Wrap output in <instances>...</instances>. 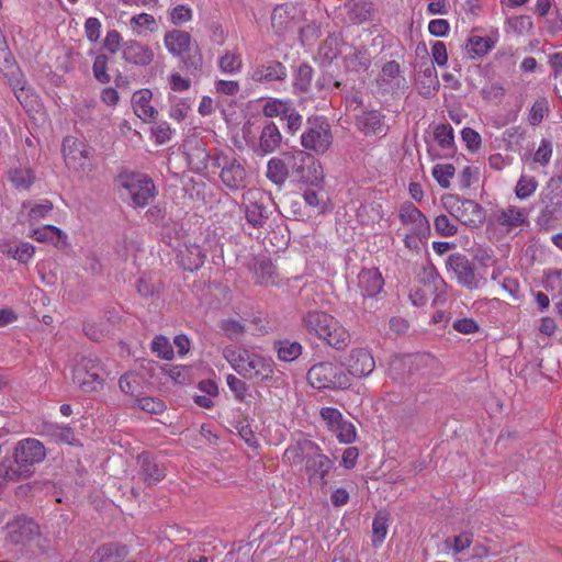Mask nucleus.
<instances>
[{
	"label": "nucleus",
	"instance_id": "40",
	"mask_svg": "<svg viewBox=\"0 0 562 562\" xmlns=\"http://www.w3.org/2000/svg\"><path fill=\"white\" fill-rule=\"evenodd\" d=\"M398 77H400V65L394 61H387L382 67L381 74L378 78V83L384 90L389 88L398 87Z\"/></svg>",
	"mask_w": 562,
	"mask_h": 562
},
{
	"label": "nucleus",
	"instance_id": "58",
	"mask_svg": "<svg viewBox=\"0 0 562 562\" xmlns=\"http://www.w3.org/2000/svg\"><path fill=\"white\" fill-rule=\"evenodd\" d=\"M371 14V4L366 1H353L349 3V16L352 21L363 22Z\"/></svg>",
	"mask_w": 562,
	"mask_h": 562
},
{
	"label": "nucleus",
	"instance_id": "38",
	"mask_svg": "<svg viewBox=\"0 0 562 562\" xmlns=\"http://www.w3.org/2000/svg\"><path fill=\"white\" fill-rule=\"evenodd\" d=\"M345 66L349 70L361 71L370 66V55L367 49L349 47L344 56Z\"/></svg>",
	"mask_w": 562,
	"mask_h": 562
},
{
	"label": "nucleus",
	"instance_id": "14",
	"mask_svg": "<svg viewBox=\"0 0 562 562\" xmlns=\"http://www.w3.org/2000/svg\"><path fill=\"white\" fill-rule=\"evenodd\" d=\"M18 464H22L23 471L32 473V467L44 460L46 452L45 447L41 441L33 438H27L19 442L15 454Z\"/></svg>",
	"mask_w": 562,
	"mask_h": 562
},
{
	"label": "nucleus",
	"instance_id": "18",
	"mask_svg": "<svg viewBox=\"0 0 562 562\" xmlns=\"http://www.w3.org/2000/svg\"><path fill=\"white\" fill-rule=\"evenodd\" d=\"M220 178L223 184L229 190H240L246 187L247 171L239 160L233 158L225 162L221 170Z\"/></svg>",
	"mask_w": 562,
	"mask_h": 562
},
{
	"label": "nucleus",
	"instance_id": "2",
	"mask_svg": "<svg viewBox=\"0 0 562 562\" xmlns=\"http://www.w3.org/2000/svg\"><path fill=\"white\" fill-rule=\"evenodd\" d=\"M284 153L289 178L296 182L318 186L323 180V169L314 156L302 149Z\"/></svg>",
	"mask_w": 562,
	"mask_h": 562
},
{
	"label": "nucleus",
	"instance_id": "63",
	"mask_svg": "<svg viewBox=\"0 0 562 562\" xmlns=\"http://www.w3.org/2000/svg\"><path fill=\"white\" fill-rule=\"evenodd\" d=\"M552 143L547 138H543L540 142V146L533 154L532 160L541 166H547L552 157Z\"/></svg>",
	"mask_w": 562,
	"mask_h": 562
},
{
	"label": "nucleus",
	"instance_id": "32",
	"mask_svg": "<svg viewBox=\"0 0 562 562\" xmlns=\"http://www.w3.org/2000/svg\"><path fill=\"white\" fill-rule=\"evenodd\" d=\"M384 216L382 204L379 202H368L361 204L357 210V218L361 225L374 227Z\"/></svg>",
	"mask_w": 562,
	"mask_h": 562
},
{
	"label": "nucleus",
	"instance_id": "60",
	"mask_svg": "<svg viewBox=\"0 0 562 562\" xmlns=\"http://www.w3.org/2000/svg\"><path fill=\"white\" fill-rule=\"evenodd\" d=\"M193 12L187 4H179L169 12L170 22L173 25H181L192 20Z\"/></svg>",
	"mask_w": 562,
	"mask_h": 562
},
{
	"label": "nucleus",
	"instance_id": "47",
	"mask_svg": "<svg viewBox=\"0 0 562 562\" xmlns=\"http://www.w3.org/2000/svg\"><path fill=\"white\" fill-rule=\"evenodd\" d=\"M143 379L135 372H128L121 376L119 381L120 389L123 393L138 397L142 390Z\"/></svg>",
	"mask_w": 562,
	"mask_h": 562
},
{
	"label": "nucleus",
	"instance_id": "11",
	"mask_svg": "<svg viewBox=\"0 0 562 562\" xmlns=\"http://www.w3.org/2000/svg\"><path fill=\"white\" fill-rule=\"evenodd\" d=\"M283 136L280 128L272 121L267 122L257 140H247L248 146L259 156L265 157L276 153L282 144Z\"/></svg>",
	"mask_w": 562,
	"mask_h": 562
},
{
	"label": "nucleus",
	"instance_id": "61",
	"mask_svg": "<svg viewBox=\"0 0 562 562\" xmlns=\"http://www.w3.org/2000/svg\"><path fill=\"white\" fill-rule=\"evenodd\" d=\"M435 139L442 148H449L454 142L453 128L450 124H440L435 130Z\"/></svg>",
	"mask_w": 562,
	"mask_h": 562
},
{
	"label": "nucleus",
	"instance_id": "35",
	"mask_svg": "<svg viewBox=\"0 0 562 562\" xmlns=\"http://www.w3.org/2000/svg\"><path fill=\"white\" fill-rule=\"evenodd\" d=\"M357 126L366 134H381L385 131L383 115L378 111H368L358 116Z\"/></svg>",
	"mask_w": 562,
	"mask_h": 562
},
{
	"label": "nucleus",
	"instance_id": "55",
	"mask_svg": "<svg viewBox=\"0 0 562 562\" xmlns=\"http://www.w3.org/2000/svg\"><path fill=\"white\" fill-rule=\"evenodd\" d=\"M151 350L159 358L170 360L173 357V349L168 338L165 336H157L151 341Z\"/></svg>",
	"mask_w": 562,
	"mask_h": 562
},
{
	"label": "nucleus",
	"instance_id": "3",
	"mask_svg": "<svg viewBox=\"0 0 562 562\" xmlns=\"http://www.w3.org/2000/svg\"><path fill=\"white\" fill-rule=\"evenodd\" d=\"M307 380L314 389L345 390L351 385L350 374L342 364L319 362L307 372Z\"/></svg>",
	"mask_w": 562,
	"mask_h": 562
},
{
	"label": "nucleus",
	"instance_id": "36",
	"mask_svg": "<svg viewBox=\"0 0 562 562\" xmlns=\"http://www.w3.org/2000/svg\"><path fill=\"white\" fill-rule=\"evenodd\" d=\"M138 463L139 474L148 484L157 483L165 476L164 470L158 467L149 454H140L138 457Z\"/></svg>",
	"mask_w": 562,
	"mask_h": 562
},
{
	"label": "nucleus",
	"instance_id": "43",
	"mask_svg": "<svg viewBox=\"0 0 562 562\" xmlns=\"http://www.w3.org/2000/svg\"><path fill=\"white\" fill-rule=\"evenodd\" d=\"M494 45L495 43L491 37L474 35L468 40L467 49L472 58H480L486 55Z\"/></svg>",
	"mask_w": 562,
	"mask_h": 562
},
{
	"label": "nucleus",
	"instance_id": "22",
	"mask_svg": "<svg viewBox=\"0 0 562 562\" xmlns=\"http://www.w3.org/2000/svg\"><path fill=\"white\" fill-rule=\"evenodd\" d=\"M38 532V526L32 519L21 517L8 525V537L13 543H24Z\"/></svg>",
	"mask_w": 562,
	"mask_h": 562
},
{
	"label": "nucleus",
	"instance_id": "16",
	"mask_svg": "<svg viewBox=\"0 0 562 562\" xmlns=\"http://www.w3.org/2000/svg\"><path fill=\"white\" fill-rule=\"evenodd\" d=\"M288 74L285 66L277 60L257 64L250 67L247 78L255 83H270L285 80Z\"/></svg>",
	"mask_w": 562,
	"mask_h": 562
},
{
	"label": "nucleus",
	"instance_id": "31",
	"mask_svg": "<svg viewBox=\"0 0 562 562\" xmlns=\"http://www.w3.org/2000/svg\"><path fill=\"white\" fill-rule=\"evenodd\" d=\"M274 373L273 370V361L270 358H266L256 353L251 361L249 362V367L247 369V375L245 378H257L260 380L272 379Z\"/></svg>",
	"mask_w": 562,
	"mask_h": 562
},
{
	"label": "nucleus",
	"instance_id": "56",
	"mask_svg": "<svg viewBox=\"0 0 562 562\" xmlns=\"http://www.w3.org/2000/svg\"><path fill=\"white\" fill-rule=\"evenodd\" d=\"M173 130L169 125V123L162 121L157 122L151 127V138L157 145H162L169 142L172 138Z\"/></svg>",
	"mask_w": 562,
	"mask_h": 562
},
{
	"label": "nucleus",
	"instance_id": "57",
	"mask_svg": "<svg viewBox=\"0 0 562 562\" xmlns=\"http://www.w3.org/2000/svg\"><path fill=\"white\" fill-rule=\"evenodd\" d=\"M255 273L260 284L273 283L274 266L270 260H260L255 268Z\"/></svg>",
	"mask_w": 562,
	"mask_h": 562
},
{
	"label": "nucleus",
	"instance_id": "41",
	"mask_svg": "<svg viewBox=\"0 0 562 562\" xmlns=\"http://www.w3.org/2000/svg\"><path fill=\"white\" fill-rule=\"evenodd\" d=\"M292 103L289 100H282L277 98L268 99L262 106V114L266 117H283L291 110Z\"/></svg>",
	"mask_w": 562,
	"mask_h": 562
},
{
	"label": "nucleus",
	"instance_id": "45",
	"mask_svg": "<svg viewBox=\"0 0 562 562\" xmlns=\"http://www.w3.org/2000/svg\"><path fill=\"white\" fill-rule=\"evenodd\" d=\"M550 111V104L546 97H539L529 109L528 123L538 126Z\"/></svg>",
	"mask_w": 562,
	"mask_h": 562
},
{
	"label": "nucleus",
	"instance_id": "51",
	"mask_svg": "<svg viewBox=\"0 0 562 562\" xmlns=\"http://www.w3.org/2000/svg\"><path fill=\"white\" fill-rule=\"evenodd\" d=\"M434 228L441 237H451L458 233L456 220L449 218L446 214L437 215L434 220Z\"/></svg>",
	"mask_w": 562,
	"mask_h": 562
},
{
	"label": "nucleus",
	"instance_id": "30",
	"mask_svg": "<svg viewBox=\"0 0 562 562\" xmlns=\"http://www.w3.org/2000/svg\"><path fill=\"white\" fill-rule=\"evenodd\" d=\"M266 177L273 184L282 188L289 179L285 153L270 158L267 162Z\"/></svg>",
	"mask_w": 562,
	"mask_h": 562
},
{
	"label": "nucleus",
	"instance_id": "15",
	"mask_svg": "<svg viewBox=\"0 0 562 562\" xmlns=\"http://www.w3.org/2000/svg\"><path fill=\"white\" fill-rule=\"evenodd\" d=\"M375 368V361L368 348H353L346 363V371L351 378L369 376Z\"/></svg>",
	"mask_w": 562,
	"mask_h": 562
},
{
	"label": "nucleus",
	"instance_id": "24",
	"mask_svg": "<svg viewBox=\"0 0 562 562\" xmlns=\"http://www.w3.org/2000/svg\"><path fill=\"white\" fill-rule=\"evenodd\" d=\"M153 92L149 89H139L132 95L134 113L143 121H148L157 115V110L151 104Z\"/></svg>",
	"mask_w": 562,
	"mask_h": 562
},
{
	"label": "nucleus",
	"instance_id": "44",
	"mask_svg": "<svg viewBox=\"0 0 562 562\" xmlns=\"http://www.w3.org/2000/svg\"><path fill=\"white\" fill-rule=\"evenodd\" d=\"M8 176L16 189H29L35 180L32 169L27 167L12 168Z\"/></svg>",
	"mask_w": 562,
	"mask_h": 562
},
{
	"label": "nucleus",
	"instance_id": "10",
	"mask_svg": "<svg viewBox=\"0 0 562 562\" xmlns=\"http://www.w3.org/2000/svg\"><path fill=\"white\" fill-rule=\"evenodd\" d=\"M446 267L460 285L469 290L480 288L481 279L476 277L474 267L467 256L459 252L450 255L446 261Z\"/></svg>",
	"mask_w": 562,
	"mask_h": 562
},
{
	"label": "nucleus",
	"instance_id": "9",
	"mask_svg": "<svg viewBox=\"0 0 562 562\" xmlns=\"http://www.w3.org/2000/svg\"><path fill=\"white\" fill-rule=\"evenodd\" d=\"M64 160L69 170L88 173L93 169L90 151L80 139L67 136L63 142Z\"/></svg>",
	"mask_w": 562,
	"mask_h": 562
},
{
	"label": "nucleus",
	"instance_id": "28",
	"mask_svg": "<svg viewBox=\"0 0 562 562\" xmlns=\"http://www.w3.org/2000/svg\"><path fill=\"white\" fill-rule=\"evenodd\" d=\"M191 41V35L188 32L181 30L169 31L164 36V44L166 49L172 56L177 57L189 50Z\"/></svg>",
	"mask_w": 562,
	"mask_h": 562
},
{
	"label": "nucleus",
	"instance_id": "48",
	"mask_svg": "<svg viewBox=\"0 0 562 562\" xmlns=\"http://www.w3.org/2000/svg\"><path fill=\"white\" fill-rule=\"evenodd\" d=\"M389 528V518L385 513L379 512L372 522V543L379 547L384 541Z\"/></svg>",
	"mask_w": 562,
	"mask_h": 562
},
{
	"label": "nucleus",
	"instance_id": "33",
	"mask_svg": "<svg viewBox=\"0 0 562 562\" xmlns=\"http://www.w3.org/2000/svg\"><path fill=\"white\" fill-rule=\"evenodd\" d=\"M436 359L430 355H409L402 358H396L391 362V373L394 374L398 370L404 367L409 368V372L414 370H419L423 366H429L435 363Z\"/></svg>",
	"mask_w": 562,
	"mask_h": 562
},
{
	"label": "nucleus",
	"instance_id": "53",
	"mask_svg": "<svg viewBox=\"0 0 562 562\" xmlns=\"http://www.w3.org/2000/svg\"><path fill=\"white\" fill-rule=\"evenodd\" d=\"M22 468L24 467L22 464H18L16 457L14 456L13 462L10 461L8 464L2 463L0 465V476L5 481H19L31 474L24 472Z\"/></svg>",
	"mask_w": 562,
	"mask_h": 562
},
{
	"label": "nucleus",
	"instance_id": "54",
	"mask_svg": "<svg viewBox=\"0 0 562 562\" xmlns=\"http://www.w3.org/2000/svg\"><path fill=\"white\" fill-rule=\"evenodd\" d=\"M538 188V182L532 176L522 175L517 181L515 194L519 200H525L532 195Z\"/></svg>",
	"mask_w": 562,
	"mask_h": 562
},
{
	"label": "nucleus",
	"instance_id": "7",
	"mask_svg": "<svg viewBox=\"0 0 562 562\" xmlns=\"http://www.w3.org/2000/svg\"><path fill=\"white\" fill-rule=\"evenodd\" d=\"M105 371L98 359H85L74 371V382L85 393L102 390Z\"/></svg>",
	"mask_w": 562,
	"mask_h": 562
},
{
	"label": "nucleus",
	"instance_id": "49",
	"mask_svg": "<svg viewBox=\"0 0 562 562\" xmlns=\"http://www.w3.org/2000/svg\"><path fill=\"white\" fill-rule=\"evenodd\" d=\"M302 345L297 341L282 340L278 342L277 352L282 361H293L302 353Z\"/></svg>",
	"mask_w": 562,
	"mask_h": 562
},
{
	"label": "nucleus",
	"instance_id": "21",
	"mask_svg": "<svg viewBox=\"0 0 562 562\" xmlns=\"http://www.w3.org/2000/svg\"><path fill=\"white\" fill-rule=\"evenodd\" d=\"M331 314L324 311H308L302 316V327L311 336L322 340Z\"/></svg>",
	"mask_w": 562,
	"mask_h": 562
},
{
	"label": "nucleus",
	"instance_id": "34",
	"mask_svg": "<svg viewBox=\"0 0 562 562\" xmlns=\"http://www.w3.org/2000/svg\"><path fill=\"white\" fill-rule=\"evenodd\" d=\"M126 554L127 549L125 546L108 543L101 546L95 551L90 562H122Z\"/></svg>",
	"mask_w": 562,
	"mask_h": 562
},
{
	"label": "nucleus",
	"instance_id": "25",
	"mask_svg": "<svg viewBox=\"0 0 562 562\" xmlns=\"http://www.w3.org/2000/svg\"><path fill=\"white\" fill-rule=\"evenodd\" d=\"M205 257L204 251L195 244H183L178 251L179 263L189 271L200 269L204 263Z\"/></svg>",
	"mask_w": 562,
	"mask_h": 562
},
{
	"label": "nucleus",
	"instance_id": "20",
	"mask_svg": "<svg viewBox=\"0 0 562 562\" xmlns=\"http://www.w3.org/2000/svg\"><path fill=\"white\" fill-rule=\"evenodd\" d=\"M322 341L340 351L345 350L349 346L351 336L349 330L331 315Z\"/></svg>",
	"mask_w": 562,
	"mask_h": 562
},
{
	"label": "nucleus",
	"instance_id": "37",
	"mask_svg": "<svg viewBox=\"0 0 562 562\" xmlns=\"http://www.w3.org/2000/svg\"><path fill=\"white\" fill-rule=\"evenodd\" d=\"M128 26L136 35L144 33H156L159 30V24L156 18L149 13L135 14L130 19Z\"/></svg>",
	"mask_w": 562,
	"mask_h": 562
},
{
	"label": "nucleus",
	"instance_id": "19",
	"mask_svg": "<svg viewBox=\"0 0 562 562\" xmlns=\"http://www.w3.org/2000/svg\"><path fill=\"white\" fill-rule=\"evenodd\" d=\"M0 71L8 78L9 85L14 90L15 97L22 103L24 80L8 49L4 53H0Z\"/></svg>",
	"mask_w": 562,
	"mask_h": 562
},
{
	"label": "nucleus",
	"instance_id": "59",
	"mask_svg": "<svg viewBox=\"0 0 562 562\" xmlns=\"http://www.w3.org/2000/svg\"><path fill=\"white\" fill-rule=\"evenodd\" d=\"M124 42L125 41L123 40L119 31L110 30L106 32V35L103 41V46L110 54H115L117 52L122 54Z\"/></svg>",
	"mask_w": 562,
	"mask_h": 562
},
{
	"label": "nucleus",
	"instance_id": "42",
	"mask_svg": "<svg viewBox=\"0 0 562 562\" xmlns=\"http://www.w3.org/2000/svg\"><path fill=\"white\" fill-rule=\"evenodd\" d=\"M0 248L3 254L11 256L21 263L29 262L35 252L34 246L30 243H21L15 246L2 245Z\"/></svg>",
	"mask_w": 562,
	"mask_h": 562
},
{
	"label": "nucleus",
	"instance_id": "62",
	"mask_svg": "<svg viewBox=\"0 0 562 562\" xmlns=\"http://www.w3.org/2000/svg\"><path fill=\"white\" fill-rule=\"evenodd\" d=\"M333 432H335L337 439L341 443H351L356 439V428L353 424L345 419L333 430Z\"/></svg>",
	"mask_w": 562,
	"mask_h": 562
},
{
	"label": "nucleus",
	"instance_id": "13",
	"mask_svg": "<svg viewBox=\"0 0 562 562\" xmlns=\"http://www.w3.org/2000/svg\"><path fill=\"white\" fill-rule=\"evenodd\" d=\"M121 58L128 65L145 68L154 61L155 52L151 46L130 38L124 42Z\"/></svg>",
	"mask_w": 562,
	"mask_h": 562
},
{
	"label": "nucleus",
	"instance_id": "39",
	"mask_svg": "<svg viewBox=\"0 0 562 562\" xmlns=\"http://www.w3.org/2000/svg\"><path fill=\"white\" fill-rule=\"evenodd\" d=\"M23 209L27 210V220L31 224L40 223L45 220L53 211V203L49 200L40 202L23 203Z\"/></svg>",
	"mask_w": 562,
	"mask_h": 562
},
{
	"label": "nucleus",
	"instance_id": "6",
	"mask_svg": "<svg viewBox=\"0 0 562 562\" xmlns=\"http://www.w3.org/2000/svg\"><path fill=\"white\" fill-rule=\"evenodd\" d=\"M121 186L128 192L134 206L144 207L157 193L153 180L144 173H126L121 176Z\"/></svg>",
	"mask_w": 562,
	"mask_h": 562
},
{
	"label": "nucleus",
	"instance_id": "5",
	"mask_svg": "<svg viewBox=\"0 0 562 562\" xmlns=\"http://www.w3.org/2000/svg\"><path fill=\"white\" fill-rule=\"evenodd\" d=\"M333 143L329 124L323 117L308 119L305 131L301 135V145L306 149L322 155Z\"/></svg>",
	"mask_w": 562,
	"mask_h": 562
},
{
	"label": "nucleus",
	"instance_id": "23",
	"mask_svg": "<svg viewBox=\"0 0 562 562\" xmlns=\"http://www.w3.org/2000/svg\"><path fill=\"white\" fill-rule=\"evenodd\" d=\"M256 352L238 346H228L223 350V357L229 362L232 368L240 375H247L249 362Z\"/></svg>",
	"mask_w": 562,
	"mask_h": 562
},
{
	"label": "nucleus",
	"instance_id": "46",
	"mask_svg": "<svg viewBox=\"0 0 562 562\" xmlns=\"http://www.w3.org/2000/svg\"><path fill=\"white\" fill-rule=\"evenodd\" d=\"M168 102L170 104L169 116L178 122L182 121L191 109L190 99H182L173 93H169Z\"/></svg>",
	"mask_w": 562,
	"mask_h": 562
},
{
	"label": "nucleus",
	"instance_id": "50",
	"mask_svg": "<svg viewBox=\"0 0 562 562\" xmlns=\"http://www.w3.org/2000/svg\"><path fill=\"white\" fill-rule=\"evenodd\" d=\"M218 67L222 72L228 75L238 74L243 68V60L239 54L226 52L218 59Z\"/></svg>",
	"mask_w": 562,
	"mask_h": 562
},
{
	"label": "nucleus",
	"instance_id": "64",
	"mask_svg": "<svg viewBox=\"0 0 562 562\" xmlns=\"http://www.w3.org/2000/svg\"><path fill=\"white\" fill-rule=\"evenodd\" d=\"M93 75L101 83H108L111 80L108 74V57L105 55H98L93 61Z\"/></svg>",
	"mask_w": 562,
	"mask_h": 562
},
{
	"label": "nucleus",
	"instance_id": "12",
	"mask_svg": "<svg viewBox=\"0 0 562 562\" xmlns=\"http://www.w3.org/2000/svg\"><path fill=\"white\" fill-rule=\"evenodd\" d=\"M333 468L331 460L325 456L318 446L312 452L305 464V471L311 485L323 488L327 484L326 476Z\"/></svg>",
	"mask_w": 562,
	"mask_h": 562
},
{
	"label": "nucleus",
	"instance_id": "27",
	"mask_svg": "<svg viewBox=\"0 0 562 562\" xmlns=\"http://www.w3.org/2000/svg\"><path fill=\"white\" fill-rule=\"evenodd\" d=\"M317 445L308 439L297 441L294 445L289 446L284 453L283 460L291 465H299L305 462L311 457L312 452L315 451Z\"/></svg>",
	"mask_w": 562,
	"mask_h": 562
},
{
	"label": "nucleus",
	"instance_id": "8",
	"mask_svg": "<svg viewBox=\"0 0 562 562\" xmlns=\"http://www.w3.org/2000/svg\"><path fill=\"white\" fill-rule=\"evenodd\" d=\"M266 193L257 188L248 189L243 193L241 204L245 218L254 228L262 227L269 217Z\"/></svg>",
	"mask_w": 562,
	"mask_h": 562
},
{
	"label": "nucleus",
	"instance_id": "17",
	"mask_svg": "<svg viewBox=\"0 0 562 562\" xmlns=\"http://www.w3.org/2000/svg\"><path fill=\"white\" fill-rule=\"evenodd\" d=\"M529 212L525 207L516 205H507L505 207L497 209L493 213V221L498 226L510 232L514 228L528 224Z\"/></svg>",
	"mask_w": 562,
	"mask_h": 562
},
{
	"label": "nucleus",
	"instance_id": "1",
	"mask_svg": "<svg viewBox=\"0 0 562 562\" xmlns=\"http://www.w3.org/2000/svg\"><path fill=\"white\" fill-rule=\"evenodd\" d=\"M398 220L404 231L405 248L418 251L430 236V223L426 215L412 202H404L398 209Z\"/></svg>",
	"mask_w": 562,
	"mask_h": 562
},
{
	"label": "nucleus",
	"instance_id": "29",
	"mask_svg": "<svg viewBox=\"0 0 562 562\" xmlns=\"http://www.w3.org/2000/svg\"><path fill=\"white\" fill-rule=\"evenodd\" d=\"M383 279L378 269H363L358 276V285L364 296H374L383 288Z\"/></svg>",
	"mask_w": 562,
	"mask_h": 562
},
{
	"label": "nucleus",
	"instance_id": "26",
	"mask_svg": "<svg viewBox=\"0 0 562 562\" xmlns=\"http://www.w3.org/2000/svg\"><path fill=\"white\" fill-rule=\"evenodd\" d=\"M31 237L38 243H46L56 248L63 249L68 244L67 235L58 227L44 225L32 231Z\"/></svg>",
	"mask_w": 562,
	"mask_h": 562
},
{
	"label": "nucleus",
	"instance_id": "4",
	"mask_svg": "<svg viewBox=\"0 0 562 562\" xmlns=\"http://www.w3.org/2000/svg\"><path fill=\"white\" fill-rule=\"evenodd\" d=\"M441 201L446 211L467 226L476 227L485 220L484 209L473 200H462L458 195L448 194L442 196Z\"/></svg>",
	"mask_w": 562,
	"mask_h": 562
},
{
	"label": "nucleus",
	"instance_id": "52",
	"mask_svg": "<svg viewBox=\"0 0 562 562\" xmlns=\"http://www.w3.org/2000/svg\"><path fill=\"white\" fill-rule=\"evenodd\" d=\"M454 171L456 169L451 164H437L432 168V177L441 188L448 189L454 176Z\"/></svg>",
	"mask_w": 562,
	"mask_h": 562
}]
</instances>
